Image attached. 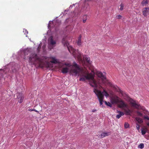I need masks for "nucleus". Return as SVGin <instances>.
Listing matches in <instances>:
<instances>
[{
  "instance_id": "nucleus-3",
  "label": "nucleus",
  "mask_w": 149,
  "mask_h": 149,
  "mask_svg": "<svg viewBox=\"0 0 149 149\" xmlns=\"http://www.w3.org/2000/svg\"><path fill=\"white\" fill-rule=\"evenodd\" d=\"M29 59V63L32 65H38L42 68L44 67L51 68L53 66L51 61L44 62L42 60L39 58L37 54L35 53L31 54Z\"/></svg>"
},
{
  "instance_id": "nucleus-32",
  "label": "nucleus",
  "mask_w": 149,
  "mask_h": 149,
  "mask_svg": "<svg viewBox=\"0 0 149 149\" xmlns=\"http://www.w3.org/2000/svg\"><path fill=\"white\" fill-rule=\"evenodd\" d=\"M23 32H26L27 33H28V31H27V30H26V29H24V31H23Z\"/></svg>"
},
{
  "instance_id": "nucleus-21",
  "label": "nucleus",
  "mask_w": 149,
  "mask_h": 149,
  "mask_svg": "<svg viewBox=\"0 0 149 149\" xmlns=\"http://www.w3.org/2000/svg\"><path fill=\"white\" fill-rule=\"evenodd\" d=\"M104 102L106 105H107L109 107H111L112 105L109 102H107L106 101H104Z\"/></svg>"
},
{
  "instance_id": "nucleus-15",
  "label": "nucleus",
  "mask_w": 149,
  "mask_h": 149,
  "mask_svg": "<svg viewBox=\"0 0 149 149\" xmlns=\"http://www.w3.org/2000/svg\"><path fill=\"white\" fill-rule=\"evenodd\" d=\"M148 0H143L141 4L143 6H146L148 3Z\"/></svg>"
},
{
  "instance_id": "nucleus-24",
  "label": "nucleus",
  "mask_w": 149,
  "mask_h": 149,
  "mask_svg": "<svg viewBox=\"0 0 149 149\" xmlns=\"http://www.w3.org/2000/svg\"><path fill=\"white\" fill-rule=\"evenodd\" d=\"M120 10H122L124 8V5L123 3H121L120 5Z\"/></svg>"
},
{
  "instance_id": "nucleus-10",
  "label": "nucleus",
  "mask_w": 149,
  "mask_h": 149,
  "mask_svg": "<svg viewBox=\"0 0 149 149\" xmlns=\"http://www.w3.org/2000/svg\"><path fill=\"white\" fill-rule=\"evenodd\" d=\"M149 13V8H145L143 9L142 11L143 14L144 16H147Z\"/></svg>"
},
{
  "instance_id": "nucleus-1",
  "label": "nucleus",
  "mask_w": 149,
  "mask_h": 149,
  "mask_svg": "<svg viewBox=\"0 0 149 149\" xmlns=\"http://www.w3.org/2000/svg\"><path fill=\"white\" fill-rule=\"evenodd\" d=\"M71 66L70 64L62 63L59 65V67L62 68L61 72L62 73L65 74L69 71L72 75L76 76L78 74L80 77V81H85L86 80H89V83L91 86H97L94 80V75L91 73H89L87 69L81 68L75 62H74L73 66L70 69Z\"/></svg>"
},
{
  "instance_id": "nucleus-12",
  "label": "nucleus",
  "mask_w": 149,
  "mask_h": 149,
  "mask_svg": "<svg viewBox=\"0 0 149 149\" xmlns=\"http://www.w3.org/2000/svg\"><path fill=\"white\" fill-rule=\"evenodd\" d=\"M126 115H130L131 113L130 110L128 108H125L123 109Z\"/></svg>"
},
{
  "instance_id": "nucleus-22",
  "label": "nucleus",
  "mask_w": 149,
  "mask_h": 149,
  "mask_svg": "<svg viewBox=\"0 0 149 149\" xmlns=\"http://www.w3.org/2000/svg\"><path fill=\"white\" fill-rule=\"evenodd\" d=\"M102 93H104V95L106 97H108L109 96L108 93L105 90H104L103 92ZM102 94L103 95V94Z\"/></svg>"
},
{
  "instance_id": "nucleus-7",
  "label": "nucleus",
  "mask_w": 149,
  "mask_h": 149,
  "mask_svg": "<svg viewBox=\"0 0 149 149\" xmlns=\"http://www.w3.org/2000/svg\"><path fill=\"white\" fill-rule=\"evenodd\" d=\"M16 96L18 100V102L19 103H22L24 99L23 95L22 93H18L16 94Z\"/></svg>"
},
{
  "instance_id": "nucleus-14",
  "label": "nucleus",
  "mask_w": 149,
  "mask_h": 149,
  "mask_svg": "<svg viewBox=\"0 0 149 149\" xmlns=\"http://www.w3.org/2000/svg\"><path fill=\"white\" fill-rule=\"evenodd\" d=\"M121 100V99L120 98L117 96L114 98L113 100L115 103H119Z\"/></svg>"
},
{
  "instance_id": "nucleus-18",
  "label": "nucleus",
  "mask_w": 149,
  "mask_h": 149,
  "mask_svg": "<svg viewBox=\"0 0 149 149\" xmlns=\"http://www.w3.org/2000/svg\"><path fill=\"white\" fill-rule=\"evenodd\" d=\"M136 120L139 123H141L143 122V120L140 118L136 117Z\"/></svg>"
},
{
  "instance_id": "nucleus-2",
  "label": "nucleus",
  "mask_w": 149,
  "mask_h": 149,
  "mask_svg": "<svg viewBox=\"0 0 149 149\" xmlns=\"http://www.w3.org/2000/svg\"><path fill=\"white\" fill-rule=\"evenodd\" d=\"M62 42L64 44V46H67L68 49L70 52L72 54L75 58H77L80 62L83 65H84L85 63L84 60L86 61L88 65H91L92 62L90 61V57L86 55H84L83 56V59L82 57V55L78 50L74 49L71 46H68L69 44L65 38H63Z\"/></svg>"
},
{
  "instance_id": "nucleus-23",
  "label": "nucleus",
  "mask_w": 149,
  "mask_h": 149,
  "mask_svg": "<svg viewBox=\"0 0 149 149\" xmlns=\"http://www.w3.org/2000/svg\"><path fill=\"white\" fill-rule=\"evenodd\" d=\"M144 144L142 143H140L139 145V146H138V147L141 149L143 148H144Z\"/></svg>"
},
{
  "instance_id": "nucleus-31",
  "label": "nucleus",
  "mask_w": 149,
  "mask_h": 149,
  "mask_svg": "<svg viewBox=\"0 0 149 149\" xmlns=\"http://www.w3.org/2000/svg\"><path fill=\"white\" fill-rule=\"evenodd\" d=\"M97 110L95 109H93L92 111V112H95Z\"/></svg>"
},
{
  "instance_id": "nucleus-28",
  "label": "nucleus",
  "mask_w": 149,
  "mask_h": 149,
  "mask_svg": "<svg viewBox=\"0 0 149 149\" xmlns=\"http://www.w3.org/2000/svg\"><path fill=\"white\" fill-rule=\"evenodd\" d=\"M116 18L118 19H120L122 18V16L120 15H118L116 16Z\"/></svg>"
},
{
  "instance_id": "nucleus-16",
  "label": "nucleus",
  "mask_w": 149,
  "mask_h": 149,
  "mask_svg": "<svg viewBox=\"0 0 149 149\" xmlns=\"http://www.w3.org/2000/svg\"><path fill=\"white\" fill-rule=\"evenodd\" d=\"M117 112L119 113V114L117 115L116 116V118H119L121 116H123L124 115V113L123 112L118 111Z\"/></svg>"
},
{
  "instance_id": "nucleus-25",
  "label": "nucleus",
  "mask_w": 149,
  "mask_h": 149,
  "mask_svg": "<svg viewBox=\"0 0 149 149\" xmlns=\"http://www.w3.org/2000/svg\"><path fill=\"white\" fill-rule=\"evenodd\" d=\"M28 110L29 111H35L36 112L38 113H39V111H37L36 110L34 109H28Z\"/></svg>"
},
{
  "instance_id": "nucleus-5",
  "label": "nucleus",
  "mask_w": 149,
  "mask_h": 149,
  "mask_svg": "<svg viewBox=\"0 0 149 149\" xmlns=\"http://www.w3.org/2000/svg\"><path fill=\"white\" fill-rule=\"evenodd\" d=\"M106 73L105 72L102 73L100 71H97L96 72V74L98 77L100 78L101 80V82L104 83V80L106 79V77L105 76Z\"/></svg>"
},
{
  "instance_id": "nucleus-29",
  "label": "nucleus",
  "mask_w": 149,
  "mask_h": 149,
  "mask_svg": "<svg viewBox=\"0 0 149 149\" xmlns=\"http://www.w3.org/2000/svg\"><path fill=\"white\" fill-rule=\"evenodd\" d=\"M136 128L138 130H139L140 128V125H139L136 124Z\"/></svg>"
},
{
  "instance_id": "nucleus-6",
  "label": "nucleus",
  "mask_w": 149,
  "mask_h": 149,
  "mask_svg": "<svg viewBox=\"0 0 149 149\" xmlns=\"http://www.w3.org/2000/svg\"><path fill=\"white\" fill-rule=\"evenodd\" d=\"M129 101L132 107L136 109L139 108L141 107L139 104L137 103L136 101L132 99H130Z\"/></svg>"
},
{
  "instance_id": "nucleus-11",
  "label": "nucleus",
  "mask_w": 149,
  "mask_h": 149,
  "mask_svg": "<svg viewBox=\"0 0 149 149\" xmlns=\"http://www.w3.org/2000/svg\"><path fill=\"white\" fill-rule=\"evenodd\" d=\"M49 42L51 45L53 46L52 48L53 47V46H54V45L56 44V41L53 40V37L52 36L50 37L49 40Z\"/></svg>"
},
{
  "instance_id": "nucleus-19",
  "label": "nucleus",
  "mask_w": 149,
  "mask_h": 149,
  "mask_svg": "<svg viewBox=\"0 0 149 149\" xmlns=\"http://www.w3.org/2000/svg\"><path fill=\"white\" fill-rule=\"evenodd\" d=\"M147 130V129L146 128H144L143 129H141V133L142 135L145 134L146 132V131Z\"/></svg>"
},
{
  "instance_id": "nucleus-17",
  "label": "nucleus",
  "mask_w": 149,
  "mask_h": 149,
  "mask_svg": "<svg viewBox=\"0 0 149 149\" xmlns=\"http://www.w3.org/2000/svg\"><path fill=\"white\" fill-rule=\"evenodd\" d=\"M81 35H80L78 37V40L77 42V44L79 45H81Z\"/></svg>"
},
{
  "instance_id": "nucleus-20",
  "label": "nucleus",
  "mask_w": 149,
  "mask_h": 149,
  "mask_svg": "<svg viewBox=\"0 0 149 149\" xmlns=\"http://www.w3.org/2000/svg\"><path fill=\"white\" fill-rule=\"evenodd\" d=\"M87 19V15H85L83 17V21L84 23H85L86 22V20Z\"/></svg>"
},
{
  "instance_id": "nucleus-8",
  "label": "nucleus",
  "mask_w": 149,
  "mask_h": 149,
  "mask_svg": "<svg viewBox=\"0 0 149 149\" xmlns=\"http://www.w3.org/2000/svg\"><path fill=\"white\" fill-rule=\"evenodd\" d=\"M118 107L123 109L125 108H127V104L125 103L122 100H121L118 103Z\"/></svg>"
},
{
  "instance_id": "nucleus-13",
  "label": "nucleus",
  "mask_w": 149,
  "mask_h": 149,
  "mask_svg": "<svg viewBox=\"0 0 149 149\" xmlns=\"http://www.w3.org/2000/svg\"><path fill=\"white\" fill-rule=\"evenodd\" d=\"M111 134L110 132H103L100 135L101 137L103 138L106 136H109Z\"/></svg>"
},
{
  "instance_id": "nucleus-9",
  "label": "nucleus",
  "mask_w": 149,
  "mask_h": 149,
  "mask_svg": "<svg viewBox=\"0 0 149 149\" xmlns=\"http://www.w3.org/2000/svg\"><path fill=\"white\" fill-rule=\"evenodd\" d=\"M50 61L52 63H53L55 64H58L59 66V65L62 63L59 60L56 59L54 57L52 58V60Z\"/></svg>"
},
{
  "instance_id": "nucleus-27",
  "label": "nucleus",
  "mask_w": 149,
  "mask_h": 149,
  "mask_svg": "<svg viewBox=\"0 0 149 149\" xmlns=\"http://www.w3.org/2000/svg\"><path fill=\"white\" fill-rule=\"evenodd\" d=\"M29 52L28 49L26 50L24 52V54L25 55H26L28 54V53H29Z\"/></svg>"
},
{
  "instance_id": "nucleus-4",
  "label": "nucleus",
  "mask_w": 149,
  "mask_h": 149,
  "mask_svg": "<svg viewBox=\"0 0 149 149\" xmlns=\"http://www.w3.org/2000/svg\"><path fill=\"white\" fill-rule=\"evenodd\" d=\"M94 80L97 84V86L93 87L95 88H94L93 91L97 96L100 102V106H101L103 104L102 102L104 98V96L100 91L97 90V88L100 89L102 88V84L100 81H97L95 79Z\"/></svg>"
},
{
  "instance_id": "nucleus-30",
  "label": "nucleus",
  "mask_w": 149,
  "mask_h": 149,
  "mask_svg": "<svg viewBox=\"0 0 149 149\" xmlns=\"http://www.w3.org/2000/svg\"><path fill=\"white\" fill-rule=\"evenodd\" d=\"M107 83H108V84H108L109 85H110V86H112L113 85H112V84H111V83L109 82H107Z\"/></svg>"
},
{
  "instance_id": "nucleus-26",
  "label": "nucleus",
  "mask_w": 149,
  "mask_h": 149,
  "mask_svg": "<svg viewBox=\"0 0 149 149\" xmlns=\"http://www.w3.org/2000/svg\"><path fill=\"white\" fill-rule=\"evenodd\" d=\"M129 127V124L128 123H125L124 124V127L125 128H128Z\"/></svg>"
},
{
  "instance_id": "nucleus-33",
  "label": "nucleus",
  "mask_w": 149,
  "mask_h": 149,
  "mask_svg": "<svg viewBox=\"0 0 149 149\" xmlns=\"http://www.w3.org/2000/svg\"><path fill=\"white\" fill-rule=\"evenodd\" d=\"M141 109L143 110H144L145 109H144L143 108V107H142V108H141Z\"/></svg>"
},
{
  "instance_id": "nucleus-34",
  "label": "nucleus",
  "mask_w": 149,
  "mask_h": 149,
  "mask_svg": "<svg viewBox=\"0 0 149 149\" xmlns=\"http://www.w3.org/2000/svg\"><path fill=\"white\" fill-rule=\"evenodd\" d=\"M92 72H93V70H92Z\"/></svg>"
}]
</instances>
